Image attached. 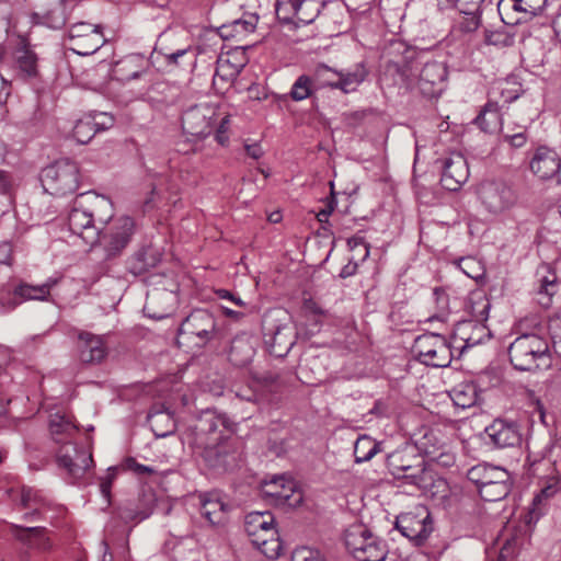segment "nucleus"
Instances as JSON below:
<instances>
[{
	"label": "nucleus",
	"instance_id": "nucleus-61",
	"mask_svg": "<svg viewBox=\"0 0 561 561\" xmlns=\"http://www.w3.org/2000/svg\"><path fill=\"white\" fill-rule=\"evenodd\" d=\"M279 331L280 327L277 325L275 328L268 329V332H264L265 348L270 354L275 355L276 357L280 356L279 354L275 353V341Z\"/></svg>",
	"mask_w": 561,
	"mask_h": 561
},
{
	"label": "nucleus",
	"instance_id": "nucleus-35",
	"mask_svg": "<svg viewBox=\"0 0 561 561\" xmlns=\"http://www.w3.org/2000/svg\"><path fill=\"white\" fill-rule=\"evenodd\" d=\"M473 123L484 133L496 131L502 125L497 103L489 101L474 118Z\"/></svg>",
	"mask_w": 561,
	"mask_h": 561
},
{
	"label": "nucleus",
	"instance_id": "nucleus-43",
	"mask_svg": "<svg viewBox=\"0 0 561 561\" xmlns=\"http://www.w3.org/2000/svg\"><path fill=\"white\" fill-rule=\"evenodd\" d=\"M520 8L522 7L518 5L516 0H500L497 3V11L501 20L506 25L512 26L529 20L526 14H523Z\"/></svg>",
	"mask_w": 561,
	"mask_h": 561
},
{
	"label": "nucleus",
	"instance_id": "nucleus-63",
	"mask_svg": "<svg viewBox=\"0 0 561 561\" xmlns=\"http://www.w3.org/2000/svg\"><path fill=\"white\" fill-rule=\"evenodd\" d=\"M125 463H126L127 469L134 471L135 473H137L139 476L152 474L156 472V470L152 467L141 465V463L137 462L135 458H131V457L127 458Z\"/></svg>",
	"mask_w": 561,
	"mask_h": 561
},
{
	"label": "nucleus",
	"instance_id": "nucleus-21",
	"mask_svg": "<svg viewBox=\"0 0 561 561\" xmlns=\"http://www.w3.org/2000/svg\"><path fill=\"white\" fill-rule=\"evenodd\" d=\"M490 442L497 448L513 447L520 443L522 435L515 422L496 419L485 428Z\"/></svg>",
	"mask_w": 561,
	"mask_h": 561
},
{
	"label": "nucleus",
	"instance_id": "nucleus-4",
	"mask_svg": "<svg viewBox=\"0 0 561 561\" xmlns=\"http://www.w3.org/2000/svg\"><path fill=\"white\" fill-rule=\"evenodd\" d=\"M467 478L477 486L481 499L486 502L505 499L513 486L512 476L506 469L486 462L471 467Z\"/></svg>",
	"mask_w": 561,
	"mask_h": 561
},
{
	"label": "nucleus",
	"instance_id": "nucleus-53",
	"mask_svg": "<svg viewBox=\"0 0 561 561\" xmlns=\"http://www.w3.org/2000/svg\"><path fill=\"white\" fill-rule=\"evenodd\" d=\"M255 547L271 560H277L280 556V533L271 537V539H262Z\"/></svg>",
	"mask_w": 561,
	"mask_h": 561
},
{
	"label": "nucleus",
	"instance_id": "nucleus-64",
	"mask_svg": "<svg viewBox=\"0 0 561 561\" xmlns=\"http://www.w3.org/2000/svg\"><path fill=\"white\" fill-rule=\"evenodd\" d=\"M483 0H456L461 13H479Z\"/></svg>",
	"mask_w": 561,
	"mask_h": 561
},
{
	"label": "nucleus",
	"instance_id": "nucleus-10",
	"mask_svg": "<svg viewBox=\"0 0 561 561\" xmlns=\"http://www.w3.org/2000/svg\"><path fill=\"white\" fill-rule=\"evenodd\" d=\"M396 528L411 541L421 545L433 531V520L426 507L416 506L397 517Z\"/></svg>",
	"mask_w": 561,
	"mask_h": 561
},
{
	"label": "nucleus",
	"instance_id": "nucleus-54",
	"mask_svg": "<svg viewBox=\"0 0 561 561\" xmlns=\"http://www.w3.org/2000/svg\"><path fill=\"white\" fill-rule=\"evenodd\" d=\"M290 561H325L323 554L318 550L310 547H298L293 553Z\"/></svg>",
	"mask_w": 561,
	"mask_h": 561
},
{
	"label": "nucleus",
	"instance_id": "nucleus-44",
	"mask_svg": "<svg viewBox=\"0 0 561 561\" xmlns=\"http://www.w3.org/2000/svg\"><path fill=\"white\" fill-rule=\"evenodd\" d=\"M380 451V444L368 435H360L354 444V457L357 463L369 461Z\"/></svg>",
	"mask_w": 561,
	"mask_h": 561
},
{
	"label": "nucleus",
	"instance_id": "nucleus-51",
	"mask_svg": "<svg viewBox=\"0 0 561 561\" xmlns=\"http://www.w3.org/2000/svg\"><path fill=\"white\" fill-rule=\"evenodd\" d=\"M313 89L314 83L311 77L302 75L293 84L289 95L294 101H302L311 95Z\"/></svg>",
	"mask_w": 561,
	"mask_h": 561
},
{
	"label": "nucleus",
	"instance_id": "nucleus-20",
	"mask_svg": "<svg viewBox=\"0 0 561 561\" xmlns=\"http://www.w3.org/2000/svg\"><path fill=\"white\" fill-rule=\"evenodd\" d=\"M57 284L56 279L49 278L42 285L33 286L26 283H21L14 287L12 295L9 296L7 301L2 302L3 307L8 310L14 309L26 300H47L51 288Z\"/></svg>",
	"mask_w": 561,
	"mask_h": 561
},
{
	"label": "nucleus",
	"instance_id": "nucleus-16",
	"mask_svg": "<svg viewBox=\"0 0 561 561\" xmlns=\"http://www.w3.org/2000/svg\"><path fill=\"white\" fill-rule=\"evenodd\" d=\"M56 461L59 468L66 470L71 483L81 479L90 465L93 462L92 455L76 446H65L56 454Z\"/></svg>",
	"mask_w": 561,
	"mask_h": 561
},
{
	"label": "nucleus",
	"instance_id": "nucleus-33",
	"mask_svg": "<svg viewBox=\"0 0 561 561\" xmlns=\"http://www.w3.org/2000/svg\"><path fill=\"white\" fill-rule=\"evenodd\" d=\"M256 19L251 15L248 19H237L218 27V34L222 39H241L255 30Z\"/></svg>",
	"mask_w": 561,
	"mask_h": 561
},
{
	"label": "nucleus",
	"instance_id": "nucleus-40",
	"mask_svg": "<svg viewBox=\"0 0 561 561\" xmlns=\"http://www.w3.org/2000/svg\"><path fill=\"white\" fill-rule=\"evenodd\" d=\"M491 302L488 297L478 291L470 295L467 304V310L473 318L471 321L484 323L489 318Z\"/></svg>",
	"mask_w": 561,
	"mask_h": 561
},
{
	"label": "nucleus",
	"instance_id": "nucleus-55",
	"mask_svg": "<svg viewBox=\"0 0 561 561\" xmlns=\"http://www.w3.org/2000/svg\"><path fill=\"white\" fill-rule=\"evenodd\" d=\"M520 546L522 539L518 536L506 538L500 550V561H507L508 559L513 558L518 552Z\"/></svg>",
	"mask_w": 561,
	"mask_h": 561
},
{
	"label": "nucleus",
	"instance_id": "nucleus-62",
	"mask_svg": "<svg viewBox=\"0 0 561 561\" xmlns=\"http://www.w3.org/2000/svg\"><path fill=\"white\" fill-rule=\"evenodd\" d=\"M347 245L352 251H355L357 248L362 252V259L365 260L369 255V247L364 241L363 237L354 236L347 240Z\"/></svg>",
	"mask_w": 561,
	"mask_h": 561
},
{
	"label": "nucleus",
	"instance_id": "nucleus-27",
	"mask_svg": "<svg viewBox=\"0 0 561 561\" xmlns=\"http://www.w3.org/2000/svg\"><path fill=\"white\" fill-rule=\"evenodd\" d=\"M419 490L422 491L425 496L442 504L445 503L450 495L448 482L444 478L437 476L433 470H430L425 476L422 484L419 486Z\"/></svg>",
	"mask_w": 561,
	"mask_h": 561
},
{
	"label": "nucleus",
	"instance_id": "nucleus-34",
	"mask_svg": "<svg viewBox=\"0 0 561 561\" xmlns=\"http://www.w3.org/2000/svg\"><path fill=\"white\" fill-rule=\"evenodd\" d=\"M276 519L271 512H251L245 516L244 530L253 539L259 537L262 531L276 525Z\"/></svg>",
	"mask_w": 561,
	"mask_h": 561
},
{
	"label": "nucleus",
	"instance_id": "nucleus-52",
	"mask_svg": "<svg viewBox=\"0 0 561 561\" xmlns=\"http://www.w3.org/2000/svg\"><path fill=\"white\" fill-rule=\"evenodd\" d=\"M302 311L305 312V316L307 317L308 321H310L316 327H320L322 320L327 316V311L323 310L322 307L319 306V304L312 298L304 300Z\"/></svg>",
	"mask_w": 561,
	"mask_h": 561
},
{
	"label": "nucleus",
	"instance_id": "nucleus-39",
	"mask_svg": "<svg viewBox=\"0 0 561 561\" xmlns=\"http://www.w3.org/2000/svg\"><path fill=\"white\" fill-rule=\"evenodd\" d=\"M145 503L141 506L133 507L131 505H126L119 510V517L125 523L133 522H141L148 518L154 507V496L153 494L145 495Z\"/></svg>",
	"mask_w": 561,
	"mask_h": 561
},
{
	"label": "nucleus",
	"instance_id": "nucleus-8",
	"mask_svg": "<svg viewBox=\"0 0 561 561\" xmlns=\"http://www.w3.org/2000/svg\"><path fill=\"white\" fill-rule=\"evenodd\" d=\"M412 353L422 364L432 367H447L454 358L447 339L436 333L419 335L412 346Z\"/></svg>",
	"mask_w": 561,
	"mask_h": 561
},
{
	"label": "nucleus",
	"instance_id": "nucleus-17",
	"mask_svg": "<svg viewBox=\"0 0 561 561\" xmlns=\"http://www.w3.org/2000/svg\"><path fill=\"white\" fill-rule=\"evenodd\" d=\"M85 203L81 194H79L73 201V205L68 215L69 230L79 236L87 244H90L96 240L98 230L100 227H94L92 219L85 209Z\"/></svg>",
	"mask_w": 561,
	"mask_h": 561
},
{
	"label": "nucleus",
	"instance_id": "nucleus-22",
	"mask_svg": "<svg viewBox=\"0 0 561 561\" xmlns=\"http://www.w3.org/2000/svg\"><path fill=\"white\" fill-rule=\"evenodd\" d=\"M81 195L94 227H106L111 224L114 217V207L110 198L94 192H85Z\"/></svg>",
	"mask_w": 561,
	"mask_h": 561
},
{
	"label": "nucleus",
	"instance_id": "nucleus-45",
	"mask_svg": "<svg viewBox=\"0 0 561 561\" xmlns=\"http://www.w3.org/2000/svg\"><path fill=\"white\" fill-rule=\"evenodd\" d=\"M283 4L289 7L297 19L307 24L311 23L319 12L313 0H283Z\"/></svg>",
	"mask_w": 561,
	"mask_h": 561
},
{
	"label": "nucleus",
	"instance_id": "nucleus-12",
	"mask_svg": "<svg viewBox=\"0 0 561 561\" xmlns=\"http://www.w3.org/2000/svg\"><path fill=\"white\" fill-rule=\"evenodd\" d=\"M67 37L72 43L70 49L81 56L92 55L104 44L101 27L87 22L72 24Z\"/></svg>",
	"mask_w": 561,
	"mask_h": 561
},
{
	"label": "nucleus",
	"instance_id": "nucleus-56",
	"mask_svg": "<svg viewBox=\"0 0 561 561\" xmlns=\"http://www.w3.org/2000/svg\"><path fill=\"white\" fill-rule=\"evenodd\" d=\"M218 59H224L225 61H228V64H231L233 68H237V73L239 75L244 66L247 65V57L243 50H233L228 51L225 55H220Z\"/></svg>",
	"mask_w": 561,
	"mask_h": 561
},
{
	"label": "nucleus",
	"instance_id": "nucleus-50",
	"mask_svg": "<svg viewBox=\"0 0 561 561\" xmlns=\"http://www.w3.org/2000/svg\"><path fill=\"white\" fill-rule=\"evenodd\" d=\"M96 134L93 117L88 115L78 119L72 129V136L79 144H88Z\"/></svg>",
	"mask_w": 561,
	"mask_h": 561
},
{
	"label": "nucleus",
	"instance_id": "nucleus-7",
	"mask_svg": "<svg viewBox=\"0 0 561 561\" xmlns=\"http://www.w3.org/2000/svg\"><path fill=\"white\" fill-rule=\"evenodd\" d=\"M344 543L358 561H383L385 545L364 524H353L344 531Z\"/></svg>",
	"mask_w": 561,
	"mask_h": 561
},
{
	"label": "nucleus",
	"instance_id": "nucleus-28",
	"mask_svg": "<svg viewBox=\"0 0 561 561\" xmlns=\"http://www.w3.org/2000/svg\"><path fill=\"white\" fill-rule=\"evenodd\" d=\"M147 420L157 437H167L175 431L174 417L168 410L153 408L148 413Z\"/></svg>",
	"mask_w": 561,
	"mask_h": 561
},
{
	"label": "nucleus",
	"instance_id": "nucleus-13",
	"mask_svg": "<svg viewBox=\"0 0 561 561\" xmlns=\"http://www.w3.org/2000/svg\"><path fill=\"white\" fill-rule=\"evenodd\" d=\"M440 164L442 186L450 192H455L467 182L469 178V168L466 158L461 153H451L449 157L437 160Z\"/></svg>",
	"mask_w": 561,
	"mask_h": 561
},
{
	"label": "nucleus",
	"instance_id": "nucleus-49",
	"mask_svg": "<svg viewBox=\"0 0 561 561\" xmlns=\"http://www.w3.org/2000/svg\"><path fill=\"white\" fill-rule=\"evenodd\" d=\"M10 528L12 535L19 541L26 545H32L33 539H42L43 543H39L38 546H41L42 548H46L47 539L43 538L45 533L44 527H22L16 524H11Z\"/></svg>",
	"mask_w": 561,
	"mask_h": 561
},
{
	"label": "nucleus",
	"instance_id": "nucleus-14",
	"mask_svg": "<svg viewBox=\"0 0 561 561\" xmlns=\"http://www.w3.org/2000/svg\"><path fill=\"white\" fill-rule=\"evenodd\" d=\"M77 356L84 365H99L107 356V346L102 335L79 331L76 342Z\"/></svg>",
	"mask_w": 561,
	"mask_h": 561
},
{
	"label": "nucleus",
	"instance_id": "nucleus-31",
	"mask_svg": "<svg viewBox=\"0 0 561 561\" xmlns=\"http://www.w3.org/2000/svg\"><path fill=\"white\" fill-rule=\"evenodd\" d=\"M201 513L211 525H219L226 520V504L213 494H206L201 499Z\"/></svg>",
	"mask_w": 561,
	"mask_h": 561
},
{
	"label": "nucleus",
	"instance_id": "nucleus-3",
	"mask_svg": "<svg viewBox=\"0 0 561 561\" xmlns=\"http://www.w3.org/2000/svg\"><path fill=\"white\" fill-rule=\"evenodd\" d=\"M408 89L417 88L427 98L438 96L445 87L447 68L437 60H430L420 66L419 62H405L397 69Z\"/></svg>",
	"mask_w": 561,
	"mask_h": 561
},
{
	"label": "nucleus",
	"instance_id": "nucleus-24",
	"mask_svg": "<svg viewBox=\"0 0 561 561\" xmlns=\"http://www.w3.org/2000/svg\"><path fill=\"white\" fill-rule=\"evenodd\" d=\"M161 261L159 250L152 245L142 247L127 260V270L134 275H142Z\"/></svg>",
	"mask_w": 561,
	"mask_h": 561
},
{
	"label": "nucleus",
	"instance_id": "nucleus-58",
	"mask_svg": "<svg viewBox=\"0 0 561 561\" xmlns=\"http://www.w3.org/2000/svg\"><path fill=\"white\" fill-rule=\"evenodd\" d=\"M466 16L460 22V30L466 33H471L480 26L479 13H463Z\"/></svg>",
	"mask_w": 561,
	"mask_h": 561
},
{
	"label": "nucleus",
	"instance_id": "nucleus-5",
	"mask_svg": "<svg viewBox=\"0 0 561 561\" xmlns=\"http://www.w3.org/2000/svg\"><path fill=\"white\" fill-rule=\"evenodd\" d=\"M135 232V219L123 215L114 218L106 227H100L96 240L91 243V247H99L103 251V260L112 261L124 253Z\"/></svg>",
	"mask_w": 561,
	"mask_h": 561
},
{
	"label": "nucleus",
	"instance_id": "nucleus-9",
	"mask_svg": "<svg viewBox=\"0 0 561 561\" xmlns=\"http://www.w3.org/2000/svg\"><path fill=\"white\" fill-rule=\"evenodd\" d=\"M216 328V319L210 311L195 309L182 321L179 337L202 347L215 337Z\"/></svg>",
	"mask_w": 561,
	"mask_h": 561
},
{
	"label": "nucleus",
	"instance_id": "nucleus-2",
	"mask_svg": "<svg viewBox=\"0 0 561 561\" xmlns=\"http://www.w3.org/2000/svg\"><path fill=\"white\" fill-rule=\"evenodd\" d=\"M543 329L523 333L508 347V357L513 367L520 371H533L550 360V344L543 336Z\"/></svg>",
	"mask_w": 561,
	"mask_h": 561
},
{
	"label": "nucleus",
	"instance_id": "nucleus-59",
	"mask_svg": "<svg viewBox=\"0 0 561 561\" xmlns=\"http://www.w3.org/2000/svg\"><path fill=\"white\" fill-rule=\"evenodd\" d=\"M88 116L93 117V123L95 125L96 133L108 129L114 124L113 117L107 115L106 113L89 114Z\"/></svg>",
	"mask_w": 561,
	"mask_h": 561
},
{
	"label": "nucleus",
	"instance_id": "nucleus-41",
	"mask_svg": "<svg viewBox=\"0 0 561 561\" xmlns=\"http://www.w3.org/2000/svg\"><path fill=\"white\" fill-rule=\"evenodd\" d=\"M283 512L286 508H296L304 502L302 490L298 482L283 473Z\"/></svg>",
	"mask_w": 561,
	"mask_h": 561
},
{
	"label": "nucleus",
	"instance_id": "nucleus-36",
	"mask_svg": "<svg viewBox=\"0 0 561 561\" xmlns=\"http://www.w3.org/2000/svg\"><path fill=\"white\" fill-rule=\"evenodd\" d=\"M430 470L431 469L427 468L424 457H416L415 461H413L412 466L409 468L391 473L396 479L403 480L405 483L419 489Z\"/></svg>",
	"mask_w": 561,
	"mask_h": 561
},
{
	"label": "nucleus",
	"instance_id": "nucleus-42",
	"mask_svg": "<svg viewBox=\"0 0 561 561\" xmlns=\"http://www.w3.org/2000/svg\"><path fill=\"white\" fill-rule=\"evenodd\" d=\"M446 445L439 439L434 432L425 433L413 446L416 451L430 461L432 458H437L440 455V450Z\"/></svg>",
	"mask_w": 561,
	"mask_h": 561
},
{
	"label": "nucleus",
	"instance_id": "nucleus-19",
	"mask_svg": "<svg viewBox=\"0 0 561 561\" xmlns=\"http://www.w3.org/2000/svg\"><path fill=\"white\" fill-rule=\"evenodd\" d=\"M150 62L140 54H130L118 60L113 68V77L123 83L140 80L148 76Z\"/></svg>",
	"mask_w": 561,
	"mask_h": 561
},
{
	"label": "nucleus",
	"instance_id": "nucleus-57",
	"mask_svg": "<svg viewBox=\"0 0 561 561\" xmlns=\"http://www.w3.org/2000/svg\"><path fill=\"white\" fill-rule=\"evenodd\" d=\"M116 478V469L108 468L105 477L100 480V491L103 497L110 502L113 481Z\"/></svg>",
	"mask_w": 561,
	"mask_h": 561
},
{
	"label": "nucleus",
	"instance_id": "nucleus-25",
	"mask_svg": "<svg viewBox=\"0 0 561 561\" xmlns=\"http://www.w3.org/2000/svg\"><path fill=\"white\" fill-rule=\"evenodd\" d=\"M255 348L251 337L247 334L237 335L230 344L228 358L237 367H244L254 357Z\"/></svg>",
	"mask_w": 561,
	"mask_h": 561
},
{
	"label": "nucleus",
	"instance_id": "nucleus-32",
	"mask_svg": "<svg viewBox=\"0 0 561 561\" xmlns=\"http://www.w3.org/2000/svg\"><path fill=\"white\" fill-rule=\"evenodd\" d=\"M238 76L237 68H233L231 64H228V61L224 59H217L216 70L213 77V87L217 93L225 94L233 87Z\"/></svg>",
	"mask_w": 561,
	"mask_h": 561
},
{
	"label": "nucleus",
	"instance_id": "nucleus-15",
	"mask_svg": "<svg viewBox=\"0 0 561 561\" xmlns=\"http://www.w3.org/2000/svg\"><path fill=\"white\" fill-rule=\"evenodd\" d=\"M481 202L491 213H501L515 203V194L504 182H485L479 188Z\"/></svg>",
	"mask_w": 561,
	"mask_h": 561
},
{
	"label": "nucleus",
	"instance_id": "nucleus-38",
	"mask_svg": "<svg viewBox=\"0 0 561 561\" xmlns=\"http://www.w3.org/2000/svg\"><path fill=\"white\" fill-rule=\"evenodd\" d=\"M450 398L461 409L471 408L478 401V387L473 382L459 383L451 389Z\"/></svg>",
	"mask_w": 561,
	"mask_h": 561
},
{
	"label": "nucleus",
	"instance_id": "nucleus-18",
	"mask_svg": "<svg viewBox=\"0 0 561 561\" xmlns=\"http://www.w3.org/2000/svg\"><path fill=\"white\" fill-rule=\"evenodd\" d=\"M529 167L539 179H556L557 183L561 184V158L554 150L539 147L534 152Z\"/></svg>",
	"mask_w": 561,
	"mask_h": 561
},
{
	"label": "nucleus",
	"instance_id": "nucleus-26",
	"mask_svg": "<svg viewBox=\"0 0 561 561\" xmlns=\"http://www.w3.org/2000/svg\"><path fill=\"white\" fill-rule=\"evenodd\" d=\"M561 490V480L558 474L547 476L541 480V489L533 500L529 510L530 520H537L542 515L541 504Z\"/></svg>",
	"mask_w": 561,
	"mask_h": 561
},
{
	"label": "nucleus",
	"instance_id": "nucleus-48",
	"mask_svg": "<svg viewBox=\"0 0 561 561\" xmlns=\"http://www.w3.org/2000/svg\"><path fill=\"white\" fill-rule=\"evenodd\" d=\"M366 76L367 71L363 64H358L353 71L345 73L340 71L336 89H340L345 93L353 91L356 85L365 80Z\"/></svg>",
	"mask_w": 561,
	"mask_h": 561
},
{
	"label": "nucleus",
	"instance_id": "nucleus-37",
	"mask_svg": "<svg viewBox=\"0 0 561 561\" xmlns=\"http://www.w3.org/2000/svg\"><path fill=\"white\" fill-rule=\"evenodd\" d=\"M15 59L20 71L27 78L36 77L37 55L31 49L26 43H21L15 51Z\"/></svg>",
	"mask_w": 561,
	"mask_h": 561
},
{
	"label": "nucleus",
	"instance_id": "nucleus-23",
	"mask_svg": "<svg viewBox=\"0 0 561 561\" xmlns=\"http://www.w3.org/2000/svg\"><path fill=\"white\" fill-rule=\"evenodd\" d=\"M68 0H58L43 13L34 12L31 15L34 24L45 25L49 28L60 30L69 19Z\"/></svg>",
	"mask_w": 561,
	"mask_h": 561
},
{
	"label": "nucleus",
	"instance_id": "nucleus-11",
	"mask_svg": "<svg viewBox=\"0 0 561 561\" xmlns=\"http://www.w3.org/2000/svg\"><path fill=\"white\" fill-rule=\"evenodd\" d=\"M217 115V108L211 104L193 105L182 114L183 131L196 138H204L211 133L218 119Z\"/></svg>",
	"mask_w": 561,
	"mask_h": 561
},
{
	"label": "nucleus",
	"instance_id": "nucleus-1",
	"mask_svg": "<svg viewBox=\"0 0 561 561\" xmlns=\"http://www.w3.org/2000/svg\"><path fill=\"white\" fill-rule=\"evenodd\" d=\"M236 431L237 424L226 414L206 409L190 425L187 444L208 468L226 471L237 461Z\"/></svg>",
	"mask_w": 561,
	"mask_h": 561
},
{
	"label": "nucleus",
	"instance_id": "nucleus-46",
	"mask_svg": "<svg viewBox=\"0 0 561 561\" xmlns=\"http://www.w3.org/2000/svg\"><path fill=\"white\" fill-rule=\"evenodd\" d=\"M416 457H423L414 447H407L402 450L396 451L388 458V467L390 472H399L404 468L412 466Z\"/></svg>",
	"mask_w": 561,
	"mask_h": 561
},
{
	"label": "nucleus",
	"instance_id": "nucleus-29",
	"mask_svg": "<svg viewBox=\"0 0 561 561\" xmlns=\"http://www.w3.org/2000/svg\"><path fill=\"white\" fill-rule=\"evenodd\" d=\"M78 427L66 415L55 413L49 417V432L56 443L68 444L77 433Z\"/></svg>",
	"mask_w": 561,
	"mask_h": 561
},
{
	"label": "nucleus",
	"instance_id": "nucleus-60",
	"mask_svg": "<svg viewBox=\"0 0 561 561\" xmlns=\"http://www.w3.org/2000/svg\"><path fill=\"white\" fill-rule=\"evenodd\" d=\"M39 499L32 489L23 488L21 491V505L24 508L39 506Z\"/></svg>",
	"mask_w": 561,
	"mask_h": 561
},
{
	"label": "nucleus",
	"instance_id": "nucleus-6",
	"mask_svg": "<svg viewBox=\"0 0 561 561\" xmlns=\"http://www.w3.org/2000/svg\"><path fill=\"white\" fill-rule=\"evenodd\" d=\"M41 183L50 195L72 194L79 187V167L75 161H57L42 170Z\"/></svg>",
	"mask_w": 561,
	"mask_h": 561
},
{
	"label": "nucleus",
	"instance_id": "nucleus-47",
	"mask_svg": "<svg viewBox=\"0 0 561 561\" xmlns=\"http://www.w3.org/2000/svg\"><path fill=\"white\" fill-rule=\"evenodd\" d=\"M339 76L340 71L332 69L324 64H319L316 66L311 79L314 83V89H322L327 87L336 89Z\"/></svg>",
	"mask_w": 561,
	"mask_h": 561
},
{
	"label": "nucleus",
	"instance_id": "nucleus-30",
	"mask_svg": "<svg viewBox=\"0 0 561 561\" xmlns=\"http://www.w3.org/2000/svg\"><path fill=\"white\" fill-rule=\"evenodd\" d=\"M456 335L463 342V348L480 344L485 336H489L488 329L482 323L463 321L458 323Z\"/></svg>",
	"mask_w": 561,
	"mask_h": 561
}]
</instances>
